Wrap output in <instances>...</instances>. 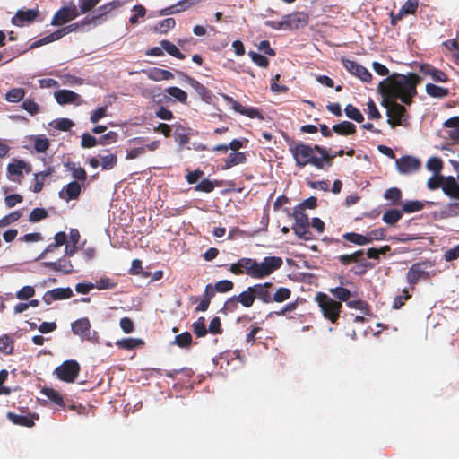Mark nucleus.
<instances>
[{
	"instance_id": "f257e3e1",
	"label": "nucleus",
	"mask_w": 459,
	"mask_h": 459,
	"mask_svg": "<svg viewBox=\"0 0 459 459\" xmlns=\"http://www.w3.org/2000/svg\"><path fill=\"white\" fill-rule=\"evenodd\" d=\"M420 77L413 73L408 74H394L378 83L377 90L383 97L382 105L386 108L387 122L392 127L402 126L406 121L405 108L397 103L410 105L417 94L416 86Z\"/></svg>"
},
{
	"instance_id": "f03ea898",
	"label": "nucleus",
	"mask_w": 459,
	"mask_h": 459,
	"mask_svg": "<svg viewBox=\"0 0 459 459\" xmlns=\"http://www.w3.org/2000/svg\"><path fill=\"white\" fill-rule=\"evenodd\" d=\"M282 264L283 261L280 256H265L262 262L243 257L231 264L229 270L236 275L246 273L253 279H263L280 269Z\"/></svg>"
},
{
	"instance_id": "7ed1b4c3",
	"label": "nucleus",
	"mask_w": 459,
	"mask_h": 459,
	"mask_svg": "<svg viewBox=\"0 0 459 459\" xmlns=\"http://www.w3.org/2000/svg\"><path fill=\"white\" fill-rule=\"evenodd\" d=\"M292 153L299 167L311 164L317 169H324L332 164V161L336 155L342 156L343 154V151L341 150L334 154H331L326 149L318 145L311 147L309 145L300 143L295 146L292 150Z\"/></svg>"
},
{
	"instance_id": "20e7f679",
	"label": "nucleus",
	"mask_w": 459,
	"mask_h": 459,
	"mask_svg": "<svg viewBox=\"0 0 459 459\" xmlns=\"http://www.w3.org/2000/svg\"><path fill=\"white\" fill-rule=\"evenodd\" d=\"M314 300L317 303L324 318L332 324H337L342 304L324 292H317Z\"/></svg>"
},
{
	"instance_id": "39448f33",
	"label": "nucleus",
	"mask_w": 459,
	"mask_h": 459,
	"mask_svg": "<svg viewBox=\"0 0 459 459\" xmlns=\"http://www.w3.org/2000/svg\"><path fill=\"white\" fill-rule=\"evenodd\" d=\"M91 22H86V18L80 22H74V23H72L68 26H65L60 30H57L56 31H54L52 32L51 34L46 36V37H43L42 39H38L36 41H34L30 48H39V47H41L43 45H46V44H48V43H51L53 41H56V40H58L60 39L61 38H63L64 36L67 35L68 33L70 32H73V31H76L82 28H83L85 25H88V24H91Z\"/></svg>"
},
{
	"instance_id": "423d86ee",
	"label": "nucleus",
	"mask_w": 459,
	"mask_h": 459,
	"mask_svg": "<svg viewBox=\"0 0 459 459\" xmlns=\"http://www.w3.org/2000/svg\"><path fill=\"white\" fill-rule=\"evenodd\" d=\"M74 175L76 180L67 184L59 193L60 198L66 202L77 199L81 195L82 187L85 186L87 174Z\"/></svg>"
},
{
	"instance_id": "0eeeda50",
	"label": "nucleus",
	"mask_w": 459,
	"mask_h": 459,
	"mask_svg": "<svg viewBox=\"0 0 459 459\" xmlns=\"http://www.w3.org/2000/svg\"><path fill=\"white\" fill-rule=\"evenodd\" d=\"M293 217L295 219V223L292 226V230L294 233L304 240L312 239L313 234L309 230L307 215L301 209H294Z\"/></svg>"
},
{
	"instance_id": "6e6552de",
	"label": "nucleus",
	"mask_w": 459,
	"mask_h": 459,
	"mask_svg": "<svg viewBox=\"0 0 459 459\" xmlns=\"http://www.w3.org/2000/svg\"><path fill=\"white\" fill-rule=\"evenodd\" d=\"M81 368L76 360H66L55 369L57 378L66 382L73 383L80 373Z\"/></svg>"
},
{
	"instance_id": "1a4fd4ad",
	"label": "nucleus",
	"mask_w": 459,
	"mask_h": 459,
	"mask_svg": "<svg viewBox=\"0 0 459 459\" xmlns=\"http://www.w3.org/2000/svg\"><path fill=\"white\" fill-rule=\"evenodd\" d=\"M79 12L74 2H71L69 5L64 6L56 12L52 19L51 24L54 26H60L67 23L68 22L75 19L79 16Z\"/></svg>"
},
{
	"instance_id": "9d476101",
	"label": "nucleus",
	"mask_w": 459,
	"mask_h": 459,
	"mask_svg": "<svg viewBox=\"0 0 459 459\" xmlns=\"http://www.w3.org/2000/svg\"><path fill=\"white\" fill-rule=\"evenodd\" d=\"M221 96L225 101L231 105V108L236 112L247 116L249 118H258L260 120H264V116L258 108L242 106L238 101H236L232 97H230L226 94H221Z\"/></svg>"
},
{
	"instance_id": "9b49d317",
	"label": "nucleus",
	"mask_w": 459,
	"mask_h": 459,
	"mask_svg": "<svg viewBox=\"0 0 459 459\" xmlns=\"http://www.w3.org/2000/svg\"><path fill=\"white\" fill-rule=\"evenodd\" d=\"M429 277V273L426 271L424 263H414L406 273V280L412 289L420 279H428Z\"/></svg>"
},
{
	"instance_id": "f8f14e48",
	"label": "nucleus",
	"mask_w": 459,
	"mask_h": 459,
	"mask_svg": "<svg viewBox=\"0 0 459 459\" xmlns=\"http://www.w3.org/2000/svg\"><path fill=\"white\" fill-rule=\"evenodd\" d=\"M286 30L303 28L308 23V15L304 12H295L283 16Z\"/></svg>"
},
{
	"instance_id": "ddd939ff",
	"label": "nucleus",
	"mask_w": 459,
	"mask_h": 459,
	"mask_svg": "<svg viewBox=\"0 0 459 459\" xmlns=\"http://www.w3.org/2000/svg\"><path fill=\"white\" fill-rule=\"evenodd\" d=\"M253 290L255 299H258L263 303H272V293L274 290V285L272 282L257 283L251 286Z\"/></svg>"
},
{
	"instance_id": "4468645a",
	"label": "nucleus",
	"mask_w": 459,
	"mask_h": 459,
	"mask_svg": "<svg viewBox=\"0 0 459 459\" xmlns=\"http://www.w3.org/2000/svg\"><path fill=\"white\" fill-rule=\"evenodd\" d=\"M123 3L119 0H114L107 4L99 7L96 11V14L91 18H86V22H92L95 26L102 23V17L110 13L113 10L122 6Z\"/></svg>"
},
{
	"instance_id": "2eb2a0df",
	"label": "nucleus",
	"mask_w": 459,
	"mask_h": 459,
	"mask_svg": "<svg viewBox=\"0 0 459 459\" xmlns=\"http://www.w3.org/2000/svg\"><path fill=\"white\" fill-rule=\"evenodd\" d=\"M399 172H412L420 169V160L413 156H403L395 161Z\"/></svg>"
},
{
	"instance_id": "dca6fc26",
	"label": "nucleus",
	"mask_w": 459,
	"mask_h": 459,
	"mask_svg": "<svg viewBox=\"0 0 459 459\" xmlns=\"http://www.w3.org/2000/svg\"><path fill=\"white\" fill-rule=\"evenodd\" d=\"M344 67L353 75L359 77L363 82H369L371 74L365 67L355 61L344 59L342 60Z\"/></svg>"
},
{
	"instance_id": "f3484780",
	"label": "nucleus",
	"mask_w": 459,
	"mask_h": 459,
	"mask_svg": "<svg viewBox=\"0 0 459 459\" xmlns=\"http://www.w3.org/2000/svg\"><path fill=\"white\" fill-rule=\"evenodd\" d=\"M255 295L251 286L247 287V290L240 292L238 295H235L228 299V304L240 303L244 307L249 308L255 303Z\"/></svg>"
},
{
	"instance_id": "a211bd4d",
	"label": "nucleus",
	"mask_w": 459,
	"mask_h": 459,
	"mask_svg": "<svg viewBox=\"0 0 459 459\" xmlns=\"http://www.w3.org/2000/svg\"><path fill=\"white\" fill-rule=\"evenodd\" d=\"M72 332L75 335L81 336L88 341L91 338V323L87 317L77 319L72 324Z\"/></svg>"
},
{
	"instance_id": "6ab92c4d",
	"label": "nucleus",
	"mask_w": 459,
	"mask_h": 459,
	"mask_svg": "<svg viewBox=\"0 0 459 459\" xmlns=\"http://www.w3.org/2000/svg\"><path fill=\"white\" fill-rule=\"evenodd\" d=\"M74 295L71 288H56L48 290L43 296V299L47 304H50L53 300H62L70 299Z\"/></svg>"
},
{
	"instance_id": "aec40b11",
	"label": "nucleus",
	"mask_w": 459,
	"mask_h": 459,
	"mask_svg": "<svg viewBox=\"0 0 459 459\" xmlns=\"http://www.w3.org/2000/svg\"><path fill=\"white\" fill-rule=\"evenodd\" d=\"M443 193L451 199L459 200V174L457 178L453 176L446 178Z\"/></svg>"
},
{
	"instance_id": "412c9836",
	"label": "nucleus",
	"mask_w": 459,
	"mask_h": 459,
	"mask_svg": "<svg viewBox=\"0 0 459 459\" xmlns=\"http://www.w3.org/2000/svg\"><path fill=\"white\" fill-rule=\"evenodd\" d=\"M38 13V10L34 9L19 10L12 18V22L16 26H23L26 22L29 23L34 21Z\"/></svg>"
},
{
	"instance_id": "4be33fe9",
	"label": "nucleus",
	"mask_w": 459,
	"mask_h": 459,
	"mask_svg": "<svg viewBox=\"0 0 459 459\" xmlns=\"http://www.w3.org/2000/svg\"><path fill=\"white\" fill-rule=\"evenodd\" d=\"M116 346L122 350L133 351L144 346L145 342L140 338H123L116 342Z\"/></svg>"
},
{
	"instance_id": "5701e85b",
	"label": "nucleus",
	"mask_w": 459,
	"mask_h": 459,
	"mask_svg": "<svg viewBox=\"0 0 459 459\" xmlns=\"http://www.w3.org/2000/svg\"><path fill=\"white\" fill-rule=\"evenodd\" d=\"M44 265L55 272H62L65 274H69L73 272V264L70 260L59 259L56 262H46Z\"/></svg>"
},
{
	"instance_id": "b1692460",
	"label": "nucleus",
	"mask_w": 459,
	"mask_h": 459,
	"mask_svg": "<svg viewBox=\"0 0 459 459\" xmlns=\"http://www.w3.org/2000/svg\"><path fill=\"white\" fill-rule=\"evenodd\" d=\"M55 98L58 104L65 105L68 103H76L77 100L80 99V96L73 91L69 90H60L55 93Z\"/></svg>"
},
{
	"instance_id": "393cba45",
	"label": "nucleus",
	"mask_w": 459,
	"mask_h": 459,
	"mask_svg": "<svg viewBox=\"0 0 459 459\" xmlns=\"http://www.w3.org/2000/svg\"><path fill=\"white\" fill-rule=\"evenodd\" d=\"M435 203L431 201L421 202L418 200H411L403 203L402 211L405 213H412L421 211L426 205L432 206Z\"/></svg>"
},
{
	"instance_id": "a878e982",
	"label": "nucleus",
	"mask_w": 459,
	"mask_h": 459,
	"mask_svg": "<svg viewBox=\"0 0 459 459\" xmlns=\"http://www.w3.org/2000/svg\"><path fill=\"white\" fill-rule=\"evenodd\" d=\"M7 419L15 425L32 427L34 420L30 415H19L14 412H8L6 415Z\"/></svg>"
},
{
	"instance_id": "bb28decb",
	"label": "nucleus",
	"mask_w": 459,
	"mask_h": 459,
	"mask_svg": "<svg viewBox=\"0 0 459 459\" xmlns=\"http://www.w3.org/2000/svg\"><path fill=\"white\" fill-rule=\"evenodd\" d=\"M444 126L449 128V137L454 141L459 142V116L446 120Z\"/></svg>"
},
{
	"instance_id": "cd10ccee",
	"label": "nucleus",
	"mask_w": 459,
	"mask_h": 459,
	"mask_svg": "<svg viewBox=\"0 0 459 459\" xmlns=\"http://www.w3.org/2000/svg\"><path fill=\"white\" fill-rule=\"evenodd\" d=\"M332 130L341 135H349L356 132V126L351 122L343 121L334 125Z\"/></svg>"
},
{
	"instance_id": "c85d7f7f",
	"label": "nucleus",
	"mask_w": 459,
	"mask_h": 459,
	"mask_svg": "<svg viewBox=\"0 0 459 459\" xmlns=\"http://www.w3.org/2000/svg\"><path fill=\"white\" fill-rule=\"evenodd\" d=\"M425 89L428 95L437 99H443L449 93L446 88L440 87L433 83H427Z\"/></svg>"
},
{
	"instance_id": "c756f323",
	"label": "nucleus",
	"mask_w": 459,
	"mask_h": 459,
	"mask_svg": "<svg viewBox=\"0 0 459 459\" xmlns=\"http://www.w3.org/2000/svg\"><path fill=\"white\" fill-rule=\"evenodd\" d=\"M41 393L45 396H47L56 405H58L60 407L65 406V402H64L63 396L61 395V394L58 391H56L53 388L44 387L41 390Z\"/></svg>"
},
{
	"instance_id": "7c9ffc66",
	"label": "nucleus",
	"mask_w": 459,
	"mask_h": 459,
	"mask_svg": "<svg viewBox=\"0 0 459 459\" xmlns=\"http://www.w3.org/2000/svg\"><path fill=\"white\" fill-rule=\"evenodd\" d=\"M403 217V211L398 209H390L386 211L382 217L384 222L388 225H394Z\"/></svg>"
},
{
	"instance_id": "2f4dec72",
	"label": "nucleus",
	"mask_w": 459,
	"mask_h": 459,
	"mask_svg": "<svg viewBox=\"0 0 459 459\" xmlns=\"http://www.w3.org/2000/svg\"><path fill=\"white\" fill-rule=\"evenodd\" d=\"M246 160V156L243 152H235L230 153L227 160H225V165L222 166V169H228L231 166L238 165L243 163Z\"/></svg>"
},
{
	"instance_id": "473e14b6",
	"label": "nucleus",
	"mask_w": 459,
	"mask_h": 459,
	"mask_svg": "<svg viewBox=\"0 0 459 459\" xmlns=\"http://www.w3.org/2000/svg\"><path fill=\"white\" fill-rule=\"evenodd\" d=\"M446 178V177L443 176V174H433V176L428 179V188L432 191L437 190L438 188H441L443 190Z\"/></svg>"
},
{
	"instance_id": "72a5a7b5",
	"label": "nucleus",
	"mask_w": 459,
	"mask_h": 459,
	"mask_svg": "<svg viewBox=\"0 0 459 459\" xmlns=\"http://www.w3.org/2000/svg\"><path fill=\"white\" fill-rule=\"evenodd\" d=\"M291 290L286 287L278 288L272 293V302L281 303L290 298Z\"/></svg>"
},
{
	"instance_id": "f704fd0d",
	"label": "nucleus",
	"mask_w": 459,
	"mask_h": 459,
	"mask_svg": "<svg viewBox=\"0 0 459 459\" xmlns=\"http://www.w3.org/2000/svg\"><path fill=\"white\" fill-rule=\"evenodd\" d=\"M13 340L7 334L0 336V351L5 355H11L13 351Z\"/></svg>"
},
{
	"instance_id": "c9c22d12",
	"label": "nucleus",
	"mask_w": 459,
	"mask_h": 459,
	"mask_svg": "<svg viewBox=\"0 0 459 459\" xmlns=\"http://www.w3.org/2000/svg\"><path fill=\"white\" fill-rule=\"evenodd\" d=\"M346 303L349 307L360 310L366 316L371 315L370 306L368 305V302H366L362 299H354V300L349 299Z\"/></svg>"
},
{
	"instance_id": "e433bc0d",
	"label": "nucleus",
	"mask_w": 459,
	"mask_h": 459,
	"mask_svg": "<svg viewBox=\"0 0 459 459\" xmlns=\"http://www.w3.org/2000/svg\"><path fill=\"white\" fill-rule=\"evenodd\" d=\"M173 74L168 70H163L160 68H153L149 73V78L153 81H162V80H169L172 79Z\"/></svg>"
},
{
	"instance_id": "4c0bfd02",
	"label": "nucleus",
	"mask_w": 459,
	"mask_h": 459,
	"mask_svg": "<svg viewBox=\"0 0 459 459\" xmlns=\"http://www.w3.org/2000/svg\"><path fill=\"white\" fill-rule=\"evenodd\" d=\"M330 293L342 303V301L347 302L351 298V291L343 287H336L329 290Z\"/></svg>"
},
{
	"instance_id": "58836bf2",
	"label": "nucleus",
	"mask_w": 459,
	"mask_h": 459,
	"mask_svg": "<svg viewBox=\"0 0 459 459\" xmlns=\"http://www.w3.org/2000/svg\"><path fill=\"white\" fill-rule=\"evenodd\" d=\"M160 46L168 54H169L172 56H175L178 59H184L185 56L179 51L178 47L171 43L169 40H162L160 42Z\"/></svg>"
},
{
	"instance_id": "ea45409f",
	"label": "nucleus",
	"mask_w": 459,
	"mask_h": 459,
	"mask_svg": "<svg viewBox=\"0 0 459 459\" xmlns=\"http://www.w3.org/2000/svg\"><path fill=\"white\" fill-rule=\"evenodd\" d=\"M419 4V0H407L396 15L397 19H402L404 14L414 13Z\"/></svg>"
},
{
	"instance_id": "a19ab883",
	"label": "nucleus",
	"mask_w": 459,
	"mask_h": 459,
	"mask_svg": "<svg viewBox=\"0 0 459 459\" xmlns=\"http://www.w3.org/2000/svg\"><path fill=\"white\" fill-rule=\"evenodd\" d=\"M193 338L190 333L184 332L175 336L174 343L180 348H188L191 346Z\"/></svg>"
},
{
	"instance_id": "79ce46f5",
	"label": "nucleus",
	"mask_w": 459,
	"mask_h": 459,
	"mask_svg": "<svg viewBox=\"0 0 459 459\" xmlns=\"http://www.w3.org/2000/svg\"><path fill=\"white\" fill-rule=\"evenodd\" d=\"M189 85L196 91V93L204 101H209L210 91L196 80H189Z\"/></svg>"
},
{
	"instance_id": "37998d69",
	"label": "nucleus",
	"mask_w": 459,
	"mask_h": 459,
	"mask_svg": "<svg viewBox=\"0 0 459 459\" xmlns=\"http://www.w3.org/2000/svg\"><path fill=\"white\" fill-rule=\"evenodd\" d=\"M192 330L197 337H204L207 334V328L205 325V318L201 316L192 324Z\"/></svg>"
},
{
	"instance_id": "c03bdc74",
	"label": "nucleus",
	"mask_w": 459,
	"mask_h": 459,
	"mask_svg": "<svg viewBox=\"0 0 459 459\" xmlns=\"http://www.w3.org/2000/svg\"><path fill=\"white\" fill-rule=\"evenodd\" d=\"M345 115L350 118L358 123H361L364 120L363 115L360 111L351 104H348L344 108Z\"/></svg>"
},
{
	"instance_id": "a18cd8bd",
	"label": "nucleus",
	"mask_w": 459,
	"mask_h": 459,
	"mask_svg": "<svg viewBox=\"0 0 459 459\" xmlns=\"http://www.w3.org/2000/svg\"><path fill=\"white\" fill-rule=\"evenodd\" d=\"M364 255L363 250L356 251L351 255H342L338 256V260L344 265H348L351 263H358L360 257Z\"/></svg>"
},
{
	"instance_id": "49530a36",
	"label": "nucleus",
	"mask_w": 459,
	"mask_h": 459,
	"mask_svg": "<svg viewBox=\"0 0 459 459\" xmlns=\"http://www.w3.org/2000/svg\"><path fill=\"white\" fill-rule=\"evenodd\" d=\"M166 92L181 103H186L187 100L186 92L178 87H169L166 89Z\"/></svg>"
},
{
	"instance_id": "de8ad7c7",
	"label": "nucleus",
	"mask_w": 459,
	"mask_h": 459,
	"mask_svg": "<svg viewBox=\"0 0 459 459\" xmlns=\"http://www.w3.org/2000/svg\"><path fill=\"white\" fill-rule=\"evenodd\" d=\"M176 24L173 18H167L160 21L154 28V30L160 33H166Z\"/></svg>"
},
{
	"instance_id": "09e8293b",
	"label": "nucleus",
	"mask_w": 459,
	"mask_h": 459,
	"mask_svg": "<svg viewBox=\"0 0 459 459\" xmlns=\"http://www.w3.org/2000/svg\"><path fill=\"white\" fill-rule=\"evenodd\" d=\"M100 165L102 169L109 170L112 169L117 163V157L114 154H108L105 156H100Z\"/></svg>"
},
{
	"instance_id": "8fccbe9b",
	"label": "nucleus",
	"mask_w": 459,
	"mask_h": 459,
	"mask_svg": "<svg viewBox=\"0 0 459 459\" xmlns=\"http://www.w3.org/2000/svg\"><path fill=\"white\" fill-rule=\"evenodd\" d=\"M25 92L21 88H16L9 91L6 93V100L9 102H18L24 98Z\"/></svg>"
},
{
	"instance_id": "3c124183",
	"label": "nucleus",
	"mask_w": 459,
	"mask_h": 459,
	"mask_svg": "<svg viewBox=\"0 0 459 459\" xmlns=\"http://www.w3.org/2000/svg\"><path fill=\"white\" fill-rule=\"evenodd\" d=\"M427 169L431 172H440L443 169V162L438 157H431L426 164Z\"/></svg>"
},
{
	"instance_id": "603ef678",
	"label": "nucleus",
	"mask_w": 459,
	"mask_h": 459,
	"mask_svg": "<svg viewBox=\"0 0 459 459\" xmlns=\"http://www.w3.org/2000/svg\"><path fill=\"white\" fill-rule=\"evenodd\" d=\"M233 288L234 283L230 280H221L214 284V289L216 290L217 292L220 293L229 292L231 290H233Z\"/></svg>"
},
{
	"instance_id": "864d4df0",
	"label": "nucleus",
	"mask_w": 459,
	"mask_h": 459,
	"mask_svg": "<svg viewBox=\"0 0 459 459\" xmlns=\"http://www.w3.org/2000/svg\"><path fill=\"white\" fill-rule=\"evenodd\" d=\"M248 56H250L252 61L260 67L266 68L269 65L268 59L261 54H258L254 51H249Z\"/></svg>"
},
{
	"instance_id": "5fc2aeb1",
	"label": "nucleus",
	"mask_w": 459,
	"mask_h": 459,
	"mask_svg": "<svg viewBox=\"0 0 459 459\" xmlns=\"http://www.w3.org/2000/svg\"><path fill=\"white\" fill-rule=\"evenodd\" d=\"M48 212L44 208H34L29 217L30 221L38 222L48 217Z\"/></svg>"
},
{
	"instance_id": "6e6d98bb",
	"label": "nucleus",
	"mask_w": 459,
	"mask_h": 459,
	"mask_svg": "<svg viewBox=\"0 0 459 459\" xmlns=\"http://www.w3.org/2000/svg\"><path fill=\"white\" fill-rule=\"evenodd\" d=\"M22 216V212L20 211H14L8 215L3 217L0 220V228L8 226L9 224L18 221Z\"/></svg>"
},
{
	"instance_id": "4d7b16f0",
	"label": "nucleus",
	"mask_w": 459,
	"mask_h": 459,
	"mask_svg": "<svg viewBox=\"0 0 459 459\" xmlns=\"http://www.w3.org/2000/svg\"><path fill=\"white\" fill-rule=\"evenodd\" d=\"M262 327L257 326L255 325L251 326L250 332L246 336V342L249 344H254L257 339H261L262 337L257 334L262 332Z\"/></svg>"
},
{
	"instance_id": "13d9d810",
	"label": "nucleus",
	"mask_w": 459,
	"mask_h": 459,
	"mask_svg": "<svg viewBox=\"0 0 459 459\" xmlns=\"http://www.w3.org/2000/svg\"><path fill=\"white\" fill-rule=\"evenodd\" d=\"M35 295V290L31 286H24L16 293L19 299H28Z\"/></svg>"
},
{
	"instance_id": "bf43d9fd",
	"label": "nucleus",
	"mask_w": 459,
	"mask_h": 459,
	"mask_svg": "<svg viewBox=\"0 0 459 459\" xmlns=\"http://www.w3.org/2000/svg\"><path fill=\"white\" fill-rule=\"evenodd\" d=\"M49 175L50 174H35V178H34L35 182H34L33 186L30 187L31 190L34 193L40 192L44 186L45 177L49 176Z\"/></svg>"
},
{
	"instance_id": "052dcab7",
	"label": "nucleus",
	"mask_w": 459,
	"mask_h": 459,
	"mask_svg": "<svg viewBox=\"0 0 459 459\" xmlns=\"http://www.w3.org/2000/svg\"><path fill=\"white\" fill-rule=\"evenodd\" d=\"M212 334H221L223 330L221 328V319L218 316L213 317L209 324V330Z\"/></svg>"
},
{
	"instance_id": "680f3d73",
	"label": "nucleus",
	"mask_w": 459,
	"mask_h": 459,
	"mask_svg": "<svg viewBox=\"0 0 459 459\" xmlns=\"http://www.w3.org/2000/svg\"><path fill=\"white\" fill-rule=\"evenodd\" d=\"M99 143V139H96L94 136H92L90 134H83L82 135V143L81 145L83 148H91L94 147Z\"/></svg>"
},
{
	"instance_id": "e2e57ef3",
	"label": "nucleus",
	"mask_w": 459,
	"mask_h": 459,
	"mask_svg": "<svg viewBox=\"0 0 459 459\" xmlns=\"http://www.w3.org/2000/svg\"><path fill=\"white\" fill-rule=\"evenodd\" d=\"M119 325L125 333H131L134 331V322L129 317L121 318Z\"/></svg>"
},
{
	"instance_id": "0e129e2a",
	"label": "nucleus",
	"mask_w": 459,
	"mask_h": 459,
	"mask_svg": "<svg viewBox=\"0 0 459 459\" xmlns=\"http://www.w3.org/2000/svg\"><path fill=\"white\" fill-rule=\"evenodd\" d=\"M214 183L209 179H203L195 186V190L200 192L210 193L214 189Z\"/></svg>"
},
{
	"instance_id": "69168bd1",
	"label": "nucleus",
	"mask_w": 459,
	"mask_h": 459,
	"mask_svg": "<svg viewBox=\"0 0 459 459\" xmlns=\"http://www.w3.org/2000/svg\"><path fill=\"white\" fill-rule=\"evenodd\" d=\"M402 192L400 189L393 187L385 192L384 197L387 200H392L396 203L401 199Z\"/></svg>"
},
{
	"instance_id": "338daca9",
	"label": "nucleus",
	"mask_w": 459,
	"mask_h": 459,
	"mask_svg": "<svg viewBox=\"0 0 459 459\" xmlns=\"http://www.w3.org/2000/svg\"><path fill=\"white\" fill-rule=\"evenodd\" d=\"M117 134L116 132L109 131L99 138V144H101V145L110 144V143H115L117 141Z\"/></svg>"
},
{
	"instance_id": "774afa93",
	"label": "nucleus",
	"mask_w": 459,
	"mask_h": 459,
	"mask_svg": "<svg viewBox=\"0 0 459 459\" xmlns=\"http://www.w3.org/2000/svg\"><path fill=\"white\" fill-rule=\"evenodd\" d=\"M107 116V107H100L94 110L90 117V121L93 124Z\"/></svg>"
}]
</instances>
